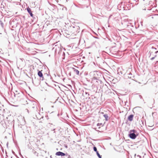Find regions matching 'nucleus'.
Segmentation results:
<instances>
[{"mask_svg": "<svg viewBox=\"0 0 158 158\" xmlns=\"http://www.w3.org/2000/svg\"><path fill=\"white\" fill-rule=\"evenodd\" d=\"M67 0H66V1H67Z\"/></svg>", "mask_w": 158, "mask_h": 158, "instance_id": "59", "label": "nucleus"}, {"mask_svg": "<svg viewBox=\"0 0 158 158\" xmlns=\"http://www.w3.org/2000/svg\"><path fill=\"white\" fill-rule=\"evenodd\" d=\"M85 94L84 93H82V95H83L84 97H86V98H87L88 97H87V96H85V95H86L87 94V95L88 96H89V93L86 92H85Z\"/></svg>", "mask_w": 158, "mask_h": 158, "instance_id": "16", "label": "nucleus"}, {"mask_svg": "<svg viewBox=\"0 0 158 158\" xmlns=\"http://www.w3.org/2000/svg\"><path fill=\"white\" fill-rule=\"evenodd\" d=\"M122 74V72H118V74H119V75H120V74Z\"/></svg>", "mask_w": 158, "mask_h": 158, "instance_id": "25", "label": "nucleus"}, {"mask_svg": "<svg viewBox=\"0 0 158 158\" xmlns=\"http://www.w3.org/2000/svg\"><path fill=\"white\" fill-rule=\"evenodd\" d=\"M56 155L57 156H61V157L64 156H68V154L67 153H65L59 151L56 153Z\"/></svg>", "mask_w": 158, "mask_h": 158, "instance_id": "10", "label": "nucleus"}, {"mask_svg": "<svg viewBox=\"0 0 158 158\" xmlns=\"http://www.w3.org/2000/svg\"><path fill=\"white\" fill-rule=\"evenodd\" d=\"M94 38H96V39L98 38H97V37H95Z\"/></svg>", "mask_w": 158, "mask_h": 158, "instance_id": "44", "label": "nucleus"}, {"mask_svg": "<svg viewBox=\"0 0 158 158\" xmlns=\"http://www.w3.org/2000/svg\"><path fill=\"white\" fill-rule=\"evenodd\" d=\"M32 17L34 19H36V18L37 17L36 16L34 15H33V17Z\"/></svg>", "mask_w": 158, "mask_h": 158, "instance_id": "24", "label": "nucleus"}, {"mask_svg": "<svg viewBox=\"0 0 158 158\" xmlns=\"http://www.w3.org/2000/svg\"><path fill=\"white\" fill-rule=\"evenodd\" d=\"M30 147H29V148H30Z\"/></svg>", "mask_w": 158, "mask_h": 158, "instance_id": "51", "label": "nucleus"}, {"mask_svg": "<svg viewBox=\"0 0 158 158\" xmlns=\"http://www.w3.org/2000/svg\"><path fill=\"white\" fill-rule=\"evenodd\" d=\"M36 153V152H35L34 153H35V154Z\"/></svg>", "mask_w": 158, "mask_h": 158, "instance_id": "47", "label": "nucleus"}, {"mask_svg": "<svg viewBox=\"0 0 158 158\" xmlns=\"http://www.w3.org/2000/svg\"><path fill=\"white\" fill-rule=\"evenodd\" d=\"M12 153L14 154L16 157H18V156H17V155L15 154V152L13 150H12Z\"/></svg>", "mask_w": 158, "mask_h": 158, "instance_id": "22", "label": "nucleus"}, {"mask_svg": "<svg viewBox=\"0 0 158 158\" xmlns=\"http://www.w3.org/2000/svg\"><path fill=\"white\" fill-rule=\"evenodd\" d=\"M97 126H101L102 127L103 126V124L102 123H98L97 124Z\"/></svg>", "mask_w": 158, "mask_h": 158, "instance_id": "18", "label": "nucleus"}, {"mask_svg": "<svg viewBox=\"0 0 158 158\" xmlns=\"http://www.w3.org/2000/svg\"><path fill=\"white\" fill-rule=\"evenodd\" d=\"M11 158H12V156H11Z\"/></svg>", "mask_w": 158, "mask_h": 158, "instance_id": "57", "label": "nucleus"}, {"mask_svg": "<svg viewBox=\"0 0 158 158\" xmlns=\"http://www.w3.org/2000/svg\"><path fill=\"white\" fill-rule=\"evenodd\" d=\"M96 154L99 158H102V156L100 155V154L99 153V152H97V153H96Z\"/></svg>", "mask_w": 158, "mask_h": 158, "instance_id": "17", "label": "nucleus"}, {"mask_svg": "<svg viewBox=\"0 0 158 158\" xmlns=\"http://www.w3.org/2000/svg\"><path fill=\"white\" fill-rule=\"evenodd\" d=\"M8 42H9V43L10 44V42L9 40H8Z\"/></svg>", "mask_w": 158, "mask_h": 158, "instance_id": "49", "label": "nucleus"}, {"mask_svg": "<svg viewBox=\"0 0 158 158\" xmlns=\"http://www.w3.org/2000/svg\"><path fill=\"white\" fill-rule=\"evenodd\" d=\"M50 158H52V156L51 155L50 156Z\"/></svg>", "mask_w": 158, "mask_h": 158, "instance_id": "40", "label": "nucleus"}, {"mask_svg": "<svg viewBox=\"0 0 158 158\" xmlns=\"http://www.w3.org/2000/svg\"><path fill=\"white\" fill-rule=\"evenodd\" d=\"M72 69L73 70L74 72L76 73V74L77 75H79V71L77 69H75L74 68H72ZM81 73L80 74V75H81Z\"/></svg>", "mask_w": 158, "mask_h": 158, "instance_id": "13", "label": "nucleus"}, {"mask_svg": "<svg viewBox=\"0 0 158 158\" xmlns=\"http://www.w3.org/2000/svg\"><path fill=\"white\" fill-rule=\"evenodd\" d=\"M18 18L16 17L15 18L13 19H12L10 21L9 23L10 27H11L12 28H16L18 26Z\"/></svg>", "mask_w": 158, "mask_h": 158, "instance_id": "3", "label": "nucleus"}, {"mask_svg": "<svg viewBox=\"0 0 158 158\" xmlns=\"http://www.w3.org/2000/svg\"><path fill=\"white\" fill-rule=\"evenodd\" d=\"M30 147H29V148H30Z\"/></svg>", "mask_w": 158, "mask_h": 158, "instance_id": "52", "label": "nucleus"}, {"mask_svg": "<svg viewBox=\"0 0 158 158\" xmlns=\"http://www.w3.org/2000/svg\"><path fill=\"white\" fill-rule=\"evenodd\" d=\"M65 147L66 148H68V146L67 145H65Z\"/></svg>", "mask_w": 158, "mask_h": 158, "instance_id": "37", "label": "nucleus"}, {"mask_svg": "<svg viewBox=\"0 0 158 158\" xmlns=\"http://www.w3.org/2000/svg\"><path fill=\"white\" fill-rule=\"evenodd\" d=\"M139 135V133L135 129L130 130L129 131L128 136L132 139H135Z\"/></svg>", "mask_w": 158, "mask_h": 158, "instance_id": "2", "label": "nucleus"}, {"mask_svg": "<svg viewBox=\"0 0 158 158\" xmlns=\"http://www.w3.org/2000/svg\"><path fill=\"white\" fill-rule=\"evenodd\" d=\"M40 80H39L38 78L36 79L35 77L34 81V82L32 79V83L35 86H38L40 83Z\"/></svg>", "mask_w": 158, "mask_h": 158, "instance_id": "8", "label": "nucleus"}, {"mask_svg": "<svg viewBox=\"0 0 158 158\" xmlns=\"http://www.w3.org/2000/svg\"><path fill=\"white\" fill-rule=\"evenodd\" d=\"M136 154H135V156H136Z\"/></svg>", "mask_w": 158, "mask_h": 158, "instance_id": "55", "label": "nucleus"}, {"mask_svg": "<svg viewBox=\"0 0 158 158\" xmlns=\"http://www.w3.org/2000/svg\"><path fill=\"white\" fill-rule=\"evenodd\" d=\"M143 1H144V0H143Z\"/></svg>", "mask_w": 158, "mask_h": 158, "instance_id": "60", "label": "nucleus"}, {"mask_svg": "<svg viewBox=\"0 0 158 158\" xmlns=\"http://www.w3.org/2000/svg\"><path fill=\"white\" fill-rule=\"evenodd\" d=\"M29 103L32 108L35 109L36 108V103L34 101H30Z\"/></svg>", "mask_w": 158, "mask_h": 158, "instance_id": "9", "label": "nucleus"}, {"mask_svg": "<svg viewBox=\"0 0 158 158\" xmlns=\"http://www.w3.org/2000/svg\"><path fill=\"white\" fill-rule=\"evenodd\" d=\"M27 112H28V110H27Z\"/></svg>", "mask_w": 158, "mask_h": 158, "instance_id": "56", "label": "nucleus"}, {"mask_svg": "<svg viewBox=\"0 0 158 158\" xmlns=\"http://www.w3.org/2000/svg\"><path fill=\"white\" fill-rule=\"evenodd\" d=\"M93 150L94 151H97V148L96 147L94 146L93 147Z\"/></svg>", "mask_w": 158, "mask_h": 158, "instance_id": "23", "label": "nucleus"}, {"mask_svg": "<svg viewBox=\"0 0 158 158\" xmlns=\"http://www.w3.org/2000/svg\"><path fill=\"white\" fill-rule=\"evenodd\" d=\"M155 57H153L151 58V60H153L155 59Z\"/></svg>", "mask_w": 158, "mask_h": 158, "instance_id": "28", "label": "nucleus"}, {"mask_svg": "<svg viewBox=\"0 0 158 158\" xmlns=\"http://www.w3.org/2000/svg\"><path fill=\"white\" fill-rule=\"evenodd\" d=\"M44 74H46L48 76H50V78L51 80H52V81H53V79L51 77V75H50L49 74H47V73H45Z\"/></svg>", "mask_w": 158, "mask_h": 158, "instance_id": "21", "label": "nucleus"}, {"mask_svg": "<svg viewBox=\"0 0 158 158\" xmlns=\"http://www.w3.org/2000/svg\"><path fill=\"white\" fill-rule=\"evenodd\" d=\"M127 74L128 75V77L129 78L131 79L134 77V76L130 72Z\"/></svg>", "mask_w": 158, "mask_h": 158, "instance_id": "14", "label": "nucleus"}, {"mask_svg": "<svg viewBox=\"0 0 158 158\" xmlns=\"http://www.w3.org/2000/svg\"><path fill=\"white\" fill-rule=\"evenodd\" d=\"M68 156L67 158H71V156L70 155H69L68 154V156Z\"/></svg>", "mask_w": 158, "mask_h": 158, "instance_id": "27", "label": "nucleus"}, {"mask_svg": "<svg viewBox=\"0 0 158 158\" xmlns=\"http://www.w3.org/2000/svg\"><path fill=\"white\" fill-rule=\"evenodd\" d=\"M70 28L71 30V32L72 33H75V32L78 33L80 31V27L76 25L72 26Z\"/></svg>", "mask_w": 158, "mask_h": 158, "instance_id": "4", "label": "nucleus"}, {"mask_svg": "<svg viewBox=\"0 0 158 158\" xmlns=\"http://www.w3.org/2000/svg\"><path fill=\"white\" fill-rule=\"evenodd\" d=\"M23 19H25V16H23Z\"/></svg>", "mask_w": 158, "mask_h": 158, "instance_id": "38", "label": "nucleus"}, {"mask_svg": "<svg viewBox=\"0 0 158 158\" xmlns=\"http://www.w3.org/2000/svg\"><path fill=\"white\" fill-rule=\"evenodd\" d=\"M132 80H133V79H132Z\"/></svg>", "mask_w": 158, "mask_h": 158, "instance_id": "53", "label": "nucleus"}, {"mask_svg": "<svg viewBox=\"0 0 158 158\" xmlns=\"http://www.w3.org/2000/svg\"><path fill=\"white\" fill-rule=\"evenodd\" d=\"M157 56V55L156 54L154 56V57H155V58Z\"/></svg>", "mask_w": 158, "mask_h": 158, "instance_id": "34", "label": "nucleus"}, {"mask_svg": "<svg viewBox=\"0 0 158 158\" xmlns=\"http://www.w3.org/2000/svg\"><path fill=\"white\" fill-rule=\"evenodd\" d=\"M46 84L48 86V84L46 82Z\"/></svg>", "mask_w": 158, "mask_h": 158, "instance_id": "41", "label": "nucleus"}, {"mask_svg": "<svg viewBox=\"0 0 158 158\" xmlns=\"http://www.w3.org/2000/svg\"><path fill=\"white\" fill-rule=\"evenodd\" d=\"M27 10L28 13L29 14L30 16L31 17H33V15L32 14V12L31 11V10L29 7H28L27 8Z\"/></svg>", "mask_w": 158, "mask_h": 158, "instance_id": "11", "label": "nucleus"}, {"mask_svg": "<svg viewBox=\"0 0 158 158\" xmlns=\"http://www.w3.org/2000/svg\"><path fill=\"white\" fill-rule=\"evenodd\" d=\"M94 129L96 131H98L100 132V131H98V130H96V128H94Z\"/></svg>", "mask_w": 158, "mask_h": 158, "instance_id": "30", "label": "nucleus"}, {"mask_svg": "<svg viewBox=\"0 0 158 158\" xmlns=\"http://www.w3.org/2000/svg\"><path fill=\"white\" fill-rule=\"evenodd\" d=\"M55 0L56 1V2H58V0Z\"/></svg>", "mask_w": 158, "mask_h": 158, "instance_id": "42", "label": "nucleus"}, {"mask_svg": "<svg viewBox=\"0 0 158 158\" xmlns=\"http://www.w3.org/2000/svg\"><path fill=\"white\" fill-rule=\"evenodd\" d=\"M94 75L93 77L92 78V81H94L95 80H99V77H98L96 76H99V75L101 76V74L99 73L98 71H94L93 72Z\"/></svg>", "mask_w": 158, "mask_h": 158, "instance_id": "6", "label": "nucleus"}, {"mask_svg": "<svg viewBox=\"0 0 158 158\" xmlns=\"http://www.w3.org/2000/svg\"><path fill=\"white\" fill-rule=\"evenodd\" d=\"M6 154H7V152H6ZM6 156H8L7 155H6Z\"/></svg>", "mask_w": 158, "mask_h": 158, "instance_id": "39", "label": "nucleus"}, {"mask_svg": "<svg viewBox=\"0 0 158 158\" xmlns=\"http://www.w3.org/2000/svg\"><path fill=\"white\" fill-rule=\"evenodd\" d=\"M6 125L10 128L14 126V120L13 117L11 116L6 117V119H4Z\"/></svg>", "mask_w": 158, "mask_h": 158, "instance_id": "1", "label": "nucleus"}, {"mask_svg": "<svg viewBox=\"0 0 158 158\" xmlns=\"http://www.w3.org/2000/svg\"><path fill=\"white\" fill-rule=\"evenodd\" d=\"M55 129H54L53 130V131H55Z\"/></svg>", "mask_w": 158, "mask_h": 158, "instance_id": "43", "label": "nucleus"}, {"mask_svg": "<svg viewBox=\"0 0 158 158\" xmlns=\"http://www.w3.org/2000/svg\"><path fill=\"white\" fill-rule=\"evenodd\" d=\"M56 52V50H55V52Z\"/></svg>", "mask_w": 158, "mask_h": 158, "instance_id": "48", "label": "nucleus"}, {"mask_svg": "<svg viewBox=\"0 0 158 158\" xmlns=\"http://www.w3.org/2000/svg\"><path fill=\"white\" fill-rule=\"evenodd\" d=\"M153 101L154 103V99H153Z\"/></svg>", "mask_w": 158, "mask_h": 158, "instance_id": "46", "label": "nucleus"}, {"mask_svg": "<svg viewBox=\"0 0 158 158\" xmlns=\"http://www.w3.org/2000/svg\"><path fill=\"white\" fill-rule=\"evenodd\" d=\"M3 149H2V150L3 151Z\"/></svg>", "mask_w": 158, "mask_h": 158, "instance_id": "58", "label": "nucleus"}, {"mask_svg": "<svg viewBox=\"0 0 158 158\" xmlns=\"http://www.w3.org/2000/svg\"><path fill=\"white\" fill-rule=\"evenodd\" d=\"M141 122L142 123V125H144V123H143V120H142L141 119Z\"/></svg>", "mask_w": 158, "mask_h": 158, "instance_id": "26", "label": "nucleus"}, {"mask_svg": "<svg viewBox=\"0 0 158 158\" xmlns=\"http://www.w3.org/2000/svg\"><path fill=\"white\" fill-rule=\"evenodd\" d=\"M91 98L90 97H89L88 98L90 99L91 98L92 99H93L94 98H96V97H95V96H93V95L91 96Z\"/></svg>", "mask_w": 158, "mask_h": 158, "instance_id": "20", "label": "nucleus"}, {"mask_svg": "<svg viewBox=\"0 0 158 158\" xmlns=\"http://www.w3.org/2000/svg\"><path fill=\"white\" fill-rule=\"evenodd\" d=\"M156 152V153H158V152Z\"/></svg>", "mask_w": 158, "mask_h": 158, "instance_id": "54", "label": "nucleus"}, {"mask_svg": "<svg viewBox=\"0 0 158 158\" xmlns=\"http://www.w3.org/2000/svg\"><path fill=\"white\" fill-rule=\"evenodd\" d=\"M8 142H7V143H6V146L8 147Z\"/></svg>", "mask_w": 158, "mask_h": 158, "instance_id": "35", "label": "nucleus"}, {"mask_svg": "<svg viewBox=\"0 0 158 158\" xmlns=\"http://www.w3.org/2000/svg\"><path fill=\"white\" fill-rule=\"evenodd\" d=\"M100 128V127H98V129H99V128Z\"/></svg>", "mask_w": 158, "mask_h": 158, "instance_id": "50", "label": "nucleus"}, {"mask_svg": "<svg viewBox=\"0 0 158 158\" xmlns=\"http://www.w3.org/2000/svg\"><path fill=\"white\" fill-rule=\"evenodd\" d=\"M134 115L131 114L130 115L127 117V120L130 121H132L133 120Z\"/></svg>", "mask_w": 158, "mask_h": 158, "instance_id": "12", "label": "nucleus"}, {"mask_svg": "<svg viewBox=\"0 0 158 158\" xmlns=\"http://www.w3.org/2000/svg\"><path fill=\"white\" fill-rule=\"evenodd\" d=\"M69 76H71V73L69 72Z\"/></svg>", "mask_w": 158, "mask_h": 158, "instance_id": "32", "label": "nucleus"}, {"mask_svg": "<svg viewBox=\"0 0 158 158\" xmlns=\"http://www.w3.org/2000/svg\"><path fill=\"white\" fill-rule=\"evenodd\" d=\"M0 24L1 26V27L3 28V26H4V24H3V23H2V22L0 20Z\"/></svg>", "mask_w": 158, "mask_h": 158, "instance_id": "19", "label": "nucleus"}, {"mask_svg": "<svg viewBox=\"0 0 158 158\" xmlns=\"http://www.w3.org/2000/svg\"><path fill=\"white\" fill-rule=\"evenodd\" d=\"M154 52L156 54L158 53V45H157L156 47L152 46V47L151 50L149 52L150 56Z\"/></svg>", "mask_w": 158, "mask_h": 158, "instance_id": "5", "label": "nucleus"}, {"mask_svg": "<svg viewBox=\"0 0 158 158\" xmlns=\"http://www.w3.org/2000/svg\"><path fill=\"white\" fill-rule=\"evenodd\" d=\"M103 116L105 118L106 121H108V116L107 114H105L103 115Z\"/></svg>", "mask_w": 158, "mask_h": 158, "instance_id": "15", "label": "nucleus"}, {"mask_svg": "<svg viewBox=\"0 0 158 158\" xmlns=\"http://www.w3.org/2000/svg\"><path fill=\"white\" fill-rule=\"evenodd\" d=\"M139 98H140V99L142 98V96L141 95H139Z\"/></svg>", "mask_w": 158, "mask_h": 158, "instance_id": "29", "label": "nucleus"}, {"mask_svg": "<svg viewBox=\"0 0 158 158\" xmlns=\"http://www.w3.org/2000/svg\"><path fill=\"white\" fill-rule=\"evenodd\" d=\"M137 156L139 157L140 158H141V156L139 155H138Z\"/></svg>", "mask_w": 158, "mask_h": 158, "instance_id": "31", "label": "nucleus"}, {"mask_svg": "<svg viewBox=\"0 0 158 158\" xmlns=\"http://www.w3.org/2000/svg\"><path fill=\"white\" fill-rule=\"evenodd\" d=\"M95 152H96V153H97V152H98L97 151H97H95Z\"/></svg>", "mask_w": 158, "mask_h": 158, "instance_id": "36", "label": "nucleus"}, {"mask_svg": "<svg viewBox=\"0 0 158 158\" xmlns=\"http://www.w3.org/2000/svg\"><path fill=\"white\" fill-rule=\"evenodd\" d=\"M7 138V137H6V136L5 137V138Z\"/></svg>", "mask_w": 158, "mask_h": 158, "instance_id": "45", "label": "nucleus"}, {"mask_svg": "<svg viewBox=\"0 0 158 158\" xmlns=\"http://www.w3.org/2000/svg\"><path fill=\"white\" fill-rule=\"evenodd\" d=\"M42 70L40 71L39 70H37V75L40 78V81H43L44 80V77L43 74L42 72Z\"/></svg>", "mask_w": 158, "mask_h": 158, "instance_id": "7", "label": "nucleus"}, {"mask_svg": "<svg viewBox=\"0 0 158 158\" xmlns=\"http://www.w3.org/2000/svg\"><path fill=\"white\" fill-rule=\"evenodd\" d=\"M54 133H60V132H56V131H54Z\"/></svg>", "mask_w": 158, "mask_h": 158, "instance_id": "33", "label": "nucleus"}]
</instances>
